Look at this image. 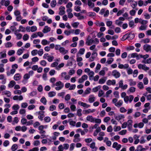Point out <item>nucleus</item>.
<instances>
[{"label": "nucleus", "mask_w": 151, "mask_h": 151, "mask_svg": "<svg viewBox=\"0 0 151 151\" xmlns=\"http://www.w3.org/2000/svg\"><path fill=\"white\" fill-rule=\"evenodd\" d=\"M55 85L58 86L55 88V89L57 91H59L61 89L64 87V84L61 81H59L56 82Z\"/></svg>", "instance_id": "f257e3e1"}, {"label": "nucleus", "mask_w": 151, "mask_h": 151, "mask_svg": "<svg viewBox=\"0 0 151 151\" xmlns=\"http://www.w3.org/2000/svg\"><path fill=\"white\" fill-rule=\"evenodd\" d=\"M112 75L116 78H117L120 76L121 74L119 72L116 70H114L112 71Z\"/></svg>", "instance_id": "f03ea898"}, {"label": "nucleus", "mask_w": 151, "mask_h": 151, "mask_svg": "<svg viewBox=\"0 0 151 151\" xmlns=\"http://www.w3.org/2000/svg\"><path fill=\"white\" fill-rule=\"evenodd\" d=\"M65 8L64 6H60L59 8L60 12H59V14L60 15H62L64 14L65 13Z\"/></svg>", "instance_id": "7ed1b4c3"}, {"label": "nucleus", "mask_w": 151, "mask_h": 151, "mask_svg": "<svg viewBox=\"0 0 151 151\" xmlns=\"http://www.w3.org/2000/svg\"><path fill=\"white\" fill-rule=\"evenodd\" d=\"M59 50L60 52L63 55H65L68 52V50H65L63 47H60L59 48Z\"/></svg>", "instance_id": "20e7f679"}, {"label": "nucleus", "mask_w": 151, "mask_h": 151, "mask_svg": "<svg viewBox=\"0 0 151 151\" xmlns=\"http://www.w3.org/2000/svg\"><path fill=\"white\" fill-rule=\"evenodd\" d=\"M151 48V46L148 44H145L143 46V49L147 52H148Z\"/></svg>", "instance_id": "39448f33"}, {"label": "nucleus", "mask_w": 151, "mask_h": 151, "mask_svg": "<svg viewBox=\"0 0 151 151\" xmlns=\"http://www.w3.org/2000/svg\"><path fill=\"white\" fill-rule=\"evenodd\" d=\"M135 37V35L134 33L132 32L129 33V34L128 33V36L125 39H128L129 38L131 40L133 39Z\"/></svg>", "instance_id": "423d86ee"}, {"label": "nucleus", "mask_w": 151, "mask_h": 151, "mask_svg": "<svg viewBox=\"0 0 151 151\" xmlns=\"http://www.w3.org/2000/svg\"><path fill=\"white\" fill-rule=\"evenodd\" d=\"M78 104L79 105H81V106L86 108H88L90 106V105L87 104L86 103L82 102L81 101H79Z\"/></svg>", "instance_id": "0eeeda50"}, {"label": "nucleus", "mask_w": 151, "mask_h": 151, "mask_svg": "<svg viewBox=\"0 0 151 151\" xmlns=\"http://www.w3.org/2000/svg\"><path fill=\"white\" fill-rule=\"evenodd\" d=\"M21 78V76L19 73L15 74L14 77V79L16 81H18L20 80Z\"/></svg>", "instance_id": "6e6552de"}, {"label": "nucleus", "mask_w": 151, "mask_h": 151, "mask_svg": "<svg viewBox=\"0 0 151 151\" xmlns=\"http://www.w3.org/2000/svg\"><path fill=\"white\" fill-rule=\"evenodd\" d=\"M95 143L94 142H92L91 144L90 147L93 149L92 151H96V150L97 148L95 147Z\"/></svg>", "instance_id": "1a4fd4ad"}, {"label": "nucleus", "mask_w": 151, "mask_h": 151, "mask_svg": "<svg viewBox=\"0 0 151 151\" xmlns=\"http://www.w3.org/2000/svg\"><path fill=\"white\" fill-rule=\"evenodd\" d=\"M95 97L93 95H91L89 96L88 101L90 103H92L95 101Z\"/></svg>", "instance_id": "9d476101"}, {"label": "nucleus", "mask_w": 151, "mask_h": 151, "mask_svg": "<svg viewBox=\"0 0 151 151\" xmlns=\"http://www.w3.org/2000/svg\"><path fill=\"white\" fill-rule=\"evenodd\" d=\"M114 117L116 120L119 121L122 119L124 118V116L123 114H120L118 116L116 115Z\"/></svg>", "instance_id": "9b49d317"}, {"label": "nucleus", "mask_w": 151, "mask_h": 151, "mask_svg": "<svg viewBox=\"0 0 151 151\" xmlns=\"http://www.w3.org/2000/svg\"><path fill=\"white\" fill-rule=\"evenodd\" d=\"M51 28L47 26H45L43 30V32L44 33H46L50 31Z\"/></svg>", "instance_id": "f8f14e48"}, {"label": "nucleus", "mask_w": 151, "mask_h": 151, "mask_svg": "<svg viewBox=\"0 0 151 151\" xmlns=\"http://www.w3.org/2000/svg\"><path fill=\"white\" fill-rule=\"evenodd\" d=\"M2 94L3 95H6L8 97H9L11 96V93L10 91H3Z\"/></svg>", "instance_id": "ddd939ff"}, {"label": "nucleus", "mask_w": 151, "mask_h": 151, "mask_svg": "<svg viewBox=\"0 0 151 151\" xmlns=\"http://www.w3.org/2000/svg\"><path fill=\"white\" fill-rule=\"evenodd\" d=\"M15 82L13 81H11L9 82V83L8 84V87L9 88H12L14 87V86L15 85Z\"/></svg>", "instance_id": "4468645a"}, {"label": "nucleus", "mask_w": 151, "mask_h": 151, "mask_svg": "<svg viewBox=\"0 0 151 151\" xmlns=\"http://www.w3.org/2000/svg\"><path fill=\"white\" fill-rule=\"evenodd\" d=\"M94 119L92 116L88 115L86 117V119L91 122H94Z\"/></svg>", "instance_id": "2eb2a0df"}, {"label": "nucleus", "mask_w": 151, "mask_h": 151, "mask_svg": "<svg viewBox=\"0 0 151 151\" xmlns=\"http://www.w3.org/2000/svg\"><path fill=\"white\" fill-rule=\"evenodd\" d=\"M127 123L128 127L130 129L132 126V120H129L127 121Z\"/></svg>", "instance_id": "dca6fc26"}, {"label": "nucleus", "mask_w": 151, "mask_h": 151, "mask_svg": "<svg viewBox=\"0 0 151 151\" xmlns=\"http://www.w3.org/2000/svg\"><path fill=\"white\" fill-rule=\"evenodd\" d=\"M88 5L89 6L92 8L94 6V4L92 3L91 0H88Z\"/></svg>", "instance_id": "f3484780"}, {"label": "nucleus", "mask_w": 151, "mask_h": 151, "mask_svg": "<svg viewBox=\"0 0 151 151\" xmlns=\"http://www.w3.org/2000/svg\"><path fill=\"white\" fill-rule=\"evenodd\" d=\"M40 102L43 103L44 105H45L47 104V101L44 96H43L40 100Z\"/></svg>", "instance_id": "a211bd4d"}, {"label": "nucleus", "mask_w": 151, "mask_h": 151, "mask_svg": "<svg viewBox=\"0 0 151 151\" xmlns=\"http://www.w3.org/2000/svg\"><path fill=\"white\" fill-rule=\"evenodd\" d=\"M94 42V40L92 39H90L86 41V44L87 45L89 46L91 45Z\"/></svg>", "instance_id": "6ab92c4d"}, {"label": "nucleus", "mask_w": 151, "mask_h": 151, "mask_svg": "<svg viewBox=\"0 0 151 151\" xmlns=\"http://www.w3.org/2000/svg\"><path fill=\"white\" fill-rule=\"evenodd\" d=\"M56 93L53 91H51L49 92L48 93L49 97H52L55 95Z\"/></svg>", "instance_id": "aec40b11"}, {"label": "nucleus", "mask_w": 151, "mask_h": 151, "mask_svg": "<svg viewBox=\"0 0 151 151\" xmlns=\"http://www.w3.org/2000/svg\"><path fill=\"white\" fill-rule=\"evenodd\" d=\"M123 104V101L122 100H120L119 101L115 104V106L117 107H119L122 106Z\"/></svg>", "instance_id": "412c9836"}, {"label": "nucleus", "mask_w": 151, "mask_h": 151, "mask_svg": "<svg viewBox=\"0 0 151 151\" xmlns=\"http://www.w3.org/2000/svg\"><path fill=\"white\" fill-rule=\"evenodd\" d=\"M147 27V26L146 25H142L139 28V30H145Z\"/></svg>", "instance_id": "4be33fe9"}, {"label": "nucleus", "mask_w": 151, "mask_h": 151, "mask_svg": "<svg viewBox=\"0 0 151 151\" xmlns=\"http://www.w3.org/2000/svg\"><path fill=\"white\" fill-rule=\"evenodd\" d=\"M18 148L17 144H14L11 147V149L12 151H15Z\"/></svg>", "instance_id": "5701e85b"}, {"label": "nucleus", "mask_w": 151, "mask_h": 151, "mask_svg": "<svg viewBox=\"0 0 151 151\" xmlns=\"http://www.w3.org/2000/svg\"><path fill=\"white\" fill-rule=\"evenodd\" d=\"M94 109H93L92 110H91V109H89L88 110H83V112H85V113H84V114H89V113L90 112H91V113H93V112H94Z\"/></svg>", "instance_id": "b1692460"}, {"label": "nucleus", "mask_w": 151, "mask_h": 151, "mask_svg": "<svg viewBox=\"0 0 151 151\" xmlns=\"http://www.w3.org/2000/svg\"><path fill=\"white\" fill-rule=\"evenodd\" d=\"M56 4V0H53L50 3L51 6L52 7H54L55 6Z\"/></svg>", "instance_id": "393cba45"}, {"label": "nucleus", "mask_w": 151, "mask_h": 151, "mask_svg": "<svg viewBox=\"0 0 151 151\" xmlns=\"http://www.w3.org/2000/svg\"><path fill=\"white\" fill-rule=\"evenodd\" d=\"M114 60V59L112 58H110L108 59L106 64L107 63V64H110L112 63Z\"/></svg>", "instance_id": "a878e982"}, {"label": "nucleus", "mask_w": 151, "mask_h": 151, "mask_svg": "<svg viewBox=\"0 0 151 151\" xmlns=\"http://www.w3.org/2000/svg\"><path fill=\"white\" fill-rule=\"evenodd\" d=\"M129 26L132 28H134V22L133 20H131L129 21Z\"/></svg>", "instance_id": "bb28decb"}, {"label": "nucleus", "mask_w": 151, "mask_h": 151, "mask_svg": "<svg viewBox=\"0 0 151 151\" xmlns=\"http://www.w3.org/2000/svg\"><path fill=\"white\" fill-rule=\"evenodd\" d=\"M12 108L13 110L17 111L19 108V106L18 104H15L13 106Z\"/></svg>", "instance_id": "cd10ccee"}, {"label": "nucleus", "mask_w": 151, "mask_h": 151, "mask_svg": "<svg viewBox=\"0 0 151 151\" xmlns=\"http://www.w3.org/2000/svg\"><path fill=\"white\" fill-rule=\"evenodd\" d=\"M16 71L15 69H14L12 68L10 70V73H9V72L7 73V76H9L11 74H14Z\"/></svg>", "instance_id": "c85d7f7f"}, {"label": "nucleus", "mask_w": 151, "mask_h": 151, "mask_svg": "<svg viewBox=\"0 0 151 151\" xmlns=\"http://www.w3.org/2000/svg\"><path fill=\"white\" fill-rule=\"evenodd\" d=\"M19 122V120L18 119V118L17 117H15L14 118V120L12 123V124L13 125H14L15 124V123H17Z\"/></svg>", "instance_id": "c756f323"}, {"label": "nucleus", "mask_w": 151, "mask_h": 151, "mask_svg": "<svg viewBox=\"0 0 151 151\" xmlns=\"http://www.w3.org/2000/svg\"><path fill=\"white\" fill-rule=\"evenodd\" d=\"M85 51V49L84 48H81L80 49L78 53L81 55H83L84 54Z\"/></svg>", "instance_id": "7c9ffc66"}, {"label": "nucleus", "mask_w": 151, "mask_h": 151, "mask_svg": "<svg viewBox=\"0 0 151 151\" xmlns=\"http://www.w3.org/2000/svg\"><path fill=\"white\" fill-rule=\"evenodd\" d=\"M94 74V72L92 71H91L89 72L88 74L89 80H91V78L93 77Z\"/></svg>", "instance_id": "2f4dec72"}, {"label": "nucleus", "mask_w": 151, "mask_h": 151, "mask_svg": "<svg viewBox=\"0 0 151 151\" xmlns=\"http://www.w3.org/2000/svg\"><path fill=\"white\" fill-rule=\"evenodd\" d=\"M5 46L6 47H10L12 46V44L10 42H8L5 44Z\"/></svg>", "instance_id": "473e14b6"}, {"label": "nucleus", "mask_w": 151, "mask_h": 151, "mask_svg": "<svg viewBox=\"0 0 151 151\" xmlns=\"http://www.w3.org/2000/svg\"><path fill=\"white\" fill-rule=\"evenodd\" d=\"M82 109H78L77 111V114L79 116H81L82 115L81 113Z\"/></svg>", "instance_id": "72a5a7b5"}, {"label": "nucleus", "mask_w": 151, "mask_h": 151, "mask_svg": "<svg viewBox=\"0 0 151 151\" xmlns=\"http://www.w3.org/2000/svg\"><path fill=\"white\" fill-rule=\"evenodd\" d=\"M124 10L123 9H122L121 10H119L117 13L116 15L119 16L121 15L122 14L124 13Z\"/></svg>", "instance_id": "f704fd0d"}, {"label": "nucleus", "mask_w": 151, "mask_h": 151, "mask_svg": "<svg viewBox=\"0 0 151 151\" xmlns=\"http://www.w3.org/2000/svg\"><path fill=\"white\" fill-rule=\"evenodd\" d=\"M135 88L133 87H131L129 88V90L128 91H127L128 92L129 91L131 93H133L135 91Z\"/></svg>", "instance_id": "c9c22d12"}, {"label": "nucleus", "mask_w": 151, "mask_h": 151, "mask_svg": "<svg viewBox=\"0 0 151 151\" xmlns=\"http://www.w3.org/2000/svg\"><path fill=\"white\" fill-rule=\"evenodd\" d=\"M123 23V22L122 21H119V20H116L115 21L116 24L118 25L121 26L122 24Z\"/></svg>", "instance_id": "e433bc0d"}, {"label": "nucleus", "mask_w": 151, "mask_h": 151, "mask_svg": "<svg viewBox=\"0 0 151 151\" xmlns=\"http://www.w3.org/2000/svg\"><path fill=\"white\" fill-rule=\"evenodd\" d=\"M37 30V27L35 26H32L31 28L30 31L32 32H34L36 31Z\"/></svg>", "instance_id": "4c0bfd02"}, {"label": "nucleus", "mask_w": 151, "mask_h": 151, "mask_svg": "<svg viewBox=\"0 0 151 151\" xmlns=\"http://www.w3.org/2000/svg\"><path fill=\"white\" fill-rule=\"evenodd\" d=\"M56 107L54 105H51L50 106L49 110L50 111H52L56 109Z\"/></svg>", "instance_id": "58836bf2"}, {"label": "nucleus", "mask_w": 151, "mask_h": 151, "mask_svg": "<svg viewBox=\"0 0 151 151\" xmlns=\"http://www.w3.org/2000/svg\"><path fill=\"white\" fill-rule=\"evenodd\" d=\"M94 122H95L96 123L100 124L101 122V120L99 119H96L94 118Z\"/></svg>", "instance_id": "ea45409f"}, {"label": "nucleus", "mask_w": 151, "mask_h": 151, "mask_svg": "<svg viewBox=\"0 0 151 151\" xmlns=\"http://www.w3.org/2000/svg\"><path fill=\"white\" fill-rule=\"evenodd\" d=\"M29 38V36L28 35L25 34L24 35L23 39L24 41H26Z\"/></svg>", "instance_id": "a19ab883"}, {"label": "nucleus", "mask_w": 151, "mask_h": 151, "mask_svg": "<svg viewBox=\"0 0 151 151\" xmlns=\"http://www.w3.org/2000/svg\"><path fill=\"white\" fill-rule=\"evenodd\" d=\"M101 65L99 63H98L97 65L96 66V69L95 71V72L97 73L98 71H97V70H99L101 68Z\"/></svg>", "instance_id": "79ce46f5"}, {"label": "nucleus", "mask_w": 151, "mask_h": 151, "mask_svg": "<svg viewBox=\"0 0 151 151\" xmlns=\"http://www.w3.org/2000/svg\"><path fill=\"white\" fill-rule=\"evenodd\" d=\"M88 15L89 17H95L96 15V14L94 12H90L88 13Z\"/></svg>", "instance_id": "37998d69"}, {"label": "nucleus", "mask_w": 151, "mask_h": 151, "mask_svg": "<svg viewBox=\"0 0 151 151\" xmlns=\"http://www.w3.org/2000/svg\"><path fill=\"white\" fill-rule=\"evenodd\" d=\"M127 132V130L126 129L123 130L119 132V134L121 135H124L126 134Z\"/></svg>", "instance_id": "c03bdc74"}, {"label": "nucleus", "mask_w": 151, "mask_h": 151, "mask_svg": "<svg viewBox=\"0 0 151 151\" xmlns=\"http://www.w3.org/2000/svg\"><path fill=\"white\" fill-rule=\"evenodd\" d=\"M14 14L16 17L21 15L20 12V11L18 10H16L14 12Z\"/></svg>", "instance_id": "a18cd8bd"}, {"label": "nucleus", "mask_w": 151, "mask_h": 151, "mask_svg": "<svg viewBox=\"0 0 151 151\" xmlns=\"http://www.w3.org/2000/svg\"><path fill=\"white\" fill-rule=\"evenodd\" d=\"M37 50H33L31 52V54L33 56H35L37 54Z\"/></svg>", "instance_id": "49530a36"}, {"label": "nucleus", "mask_w": 151, "mask_h": 151, "mask_svg": "<svg viewBox=\"0 0 151 151\" xmlns=\"http://www.w3.org/2000/svg\"><path fill=\"white\" fill-rule=\"evenodd\" d=\"M30 76L29 74L28 73H26L24 76L23 78L25 80H27L30 78Z\"/></svg>", "instance_id": "de8ad7c7"}, {"label": "nucleus", "mask_w": 151, "mask_h": 151, "mask_svg": "<svg viewBox=\"0 0 151 151\" xmlns=\"http://www.w3.org/2000/svg\"><path fill=\"white\" fill-rule=\"evenodd\" d=\"M79 24V23L78 22H75L72 24V26L75 28L77 27L78 25Z\"/></svg>", "instance_id": "09e8293b"}, {"label": "nucleus", "mask_w": 151, "mask_h": 151, "mask_svg": "<svg viewBox=\"0 0 151 151\" xmlns=\"http://www.w3.org/2000/svg\"><path fill=\"white\" fill-rule=\"evenodd\" d=\"M47 60L49 62H52L54 59V57L53 56H48Z\"/></svg>", "instance_id": "8fccbe9b"}, {"label": "nucleus", "mask_w": 151, "mask_h": 151, "mask_svg": "<svg viewBox=\"0 0 151 151\" xmlns=\"http://www.w3.org/2000/svg\"><path fill=\"white\" fill-rule=\"evenodd\" d=\"M84 42L83 40H81L79 42V47H83L84 46Z\"/></svg>", "instance_id": "3c124183"}, {"label": "nucleus", "mask_w": 151, "mask_h": 151, "mask_svg": "<svg viewBox=\"0 0 151 151\" xmlns=\"http://www.w3.org/2000/svg\"><path fill=\"white\" fill-rule=\"evenodd\" d=\"M129 85L130 86H134L136 84L135 81H133L132 79L129 80Z\"/></svg>", "instance_id": "603ef678"}, {"label": "nucleus", "mask_w": 151, "mask_h": 151, "mask_svg": "<svg viewBox=\"0 0 151 151\" xmlns=\"http://www.w3.org/2000/svg\"><path fill=\"white\" fill-rule=\"evenodd\" d=\"M133 3H134L131 4V6L133 9H134L137 6V2L136 1H134Z\"/></svg>", "instance_id": "864d4df0"}, {"label": "nucleus", "mask_w": 151, "mask_h": 151, "mask_svg": "<svg viewBox=\"0 0 151 151\" xmlns=\"http://www.w3.org/2000/svg\"><path fill=\"white\" fill-rule=\"evenodd\" d=\"M23 52V51L22 49H19L18 50L17 52V54L18 55H21Z\"/></svg>", "instance_id": "5fc2aeb1"}, {"label": "nucleus", "mask_w": 151, "mask_h": 151, "mask_svg": "<svg viewBox=\"0 0 151 151\" xmlns=\"http://www.w3.org/2000/svg\"><path fill=\"white\" fill-rule=\"evenodd\" d=\"M97 55V53L96 52H94L92 54L91 58L95 59Z\"/></svg>", "instance_id": "6e6d98bb"}, {"label": "nucleus", "mask_w": 151, "mask_h": 151, "mask_svg": "<svg viewBox=\"0 0 151 151\" xmlns=\"http://www.w3.org/2000/svg\"><path fill=\"white\" fill-rule=\"evenodd\" d=\"M41 43L43 45H46L48 44L47 41L45 39L43 40L42 41Z\"/></svg>", "instance_id": "4d7b16f0"}, {"label": "nucleus", "mask_w": 151, "mask_h": 151, "mask_svg": "<svg viewBox=\"0 0 151 151\" xmlns=\"http://www.w3.org/2000/svg\"><path fill=\"white\" fill-rule=\"evenodd\" d=\"M138 87L140 89H142L144 88L143 83L142 82H139L137 85Z\"/></svg>", "instance_id": "13d9d810"}, {"label": "nucleus", "mask_w": 151, "mask_h": 151, "mask_svg": "<svg viewBox=\"0 0 151 151\" xmlns=\"http://www.w3.org/2000/svg\"><path fill=\"white\" fill-rule=\"evenodd\" d=\"M144 84L145 85H147L148 83V80L146 77L144 78L143 79Z\"/></svg>", "instance_id": "bf43d9fd"}, {"label": "nucleus", "mask_w": 151, "mask_h": 151, "mask_svg": "<svg viewBox=\"0 0 151 151\" xmlns=\"http://www.w3.org/2000/svg\"><path fill=\"white\" fill-rule=\"evenodd\" d=\"M22 12H23V16L25 17L27 15H28V12L27 11V9H23L22 10Z\"/></svg>", "instance_id": "052dcab7"}, {"label": "nucleus", "mask_w": 151, "mask_h": 151, "mask_svg": "<svg viewBox=\"0 0 151 151\" xmlns=\"http://www.w3.org/2000/svg\"><path fill=\"white\" fill-rule=\"evenodd\" d=\"M15 52V51L14 50H10L9 51L8 53V55L9 56H11L13 55Z\"/></svg>", "instance_id": "680f3d73"}, {"label": "nucleus", "mask_w": 151, "mask_h": 151, "mask_svg": "<svg viewBox=\"0 0 151 151\" xmlns=\"http://www.w3.org/2000/svg\"><path fill=\"white\" fill-rule=\"evenodd\" d=\"M141 115V113L139 112H136L134 114V117L137 118L139 117Z\"/></svg>", "instance_id": "e2e57ef3"}, {"label": "nucleus", "mask_w": 151, "mask_h": 151, "mask_svg": "<svg viewBox=\"0 0 151 151\" xmlns=\"http://www.w3.org/2000/svg\"><path fill=\"white\" fill-rule=\"evenodd\" d=\"M74 145H75V144L73 143H71L70 145V149H69V150L70 151H72L73 150L74 147Z\"/></svg>", "instance_id": "0e129e2a"}, {"label": "nucleus", "mask_w": 151, "mask_h": 151, "mask_svg": "<svg viewBox=\"0 0 151 151\" xmlns=\"http://www.w3.org/2000/svg\"><path fill=\"white\" fill-rule=\"evenodd\" d=\"M40 64L43 66H45L47 64V62L45 60H42L40 62Z\"/></svg>", "instance_id": "69168bd1"}, {"label": "nucleus", "mask_w": 151, "mask_h": 151, "mask_svg": "<svg viewBox=\"0 0 151 151\" xmlns=\"http://www.w3.org/2000/svg\"><path fill=\"white\" fill-rule=\"evenodd\" d=\"M44 120L46 122H49L51 120L49 116H46L44 118Z\"/></svg>", "instance_id": "338daca9"}, {"label": "nucleus", "mask_w": 151, "mask_h": 151, "mask_svg": "<svg viewBox=\"0 0 151 151\" xmlns=\"http://www.w3.org/2000/svg\"><path fill=\"white\" fill-rule=\"evenodd\" d=\"M58 151H63L64 149L63 145H61L58 147Z\"/></svg>", "instance_id": "774afa93"}]
</instances>
